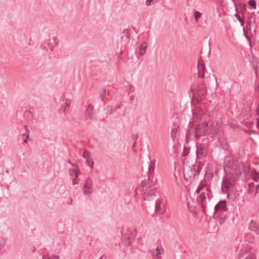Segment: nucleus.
Here are the masks:
<instances>
[{"label": "nucleus", "mask_w": 259, "mask_h": 259, "mask_svg": "<svg viewBox=\"0 0 259 259\" xmlns=\"http://www.w3.org/2000/svg\"><path fill=\"white\" fill-rule=\"evenodd\" d=\"M198 76L203 79L199 80L197 85H193L191 87V91L196 98H201L205 96L207 93L206 88V80L207 78H205L204 70L205 67L202 62L198 61L197 64Z\"/></svg>", "instance_id": "obj_1"}, {"label": "nucleus", "mask_w": 259, "mask_h": 259, "mask_svg": "<svg viewBox=\"0 0 259 259\" xmlns=\"http://www.w3.org/2000/svg\"><path fill=\"white\" fill-rule=\"evenodd\" d=\"M155 169V162L154 161H151L150 164L148 167V176L147 180H144L142 181L140 189L141 191L144 192L147 191L149 188H151L153 186V183L151 182V177L153 174Z\"/></svg>", "instance_id": "obj_2"}, {"label": "nucleus", "mask_w": 259, "mask_h": 259, "mask_svg": "<svg viewBox=\"0 0 259 259\" xmlns=\"http://www.w3.org/2000/svg\"><path fill=\"white\" fill-rule=\"evenodd\" d=\"M183 165L184 176L185 179L188 181L194 179L196 177V171H195L194 164L190 165L189 162L186 160V159H185L184 160Z\"/></svg>", "instance_id": "obj_3"}, {"label": "nucleus", "mask_w": 259, "mask_h": 259, "mask_svg": "<svg viewBox=\"0 0 259 259\" xmlns=\"http://www.w3.org/2000/svg\"><path fill=\"white\" fill-rule=\"evenodd\" d=\"M198 195L197 202L201 206L202 211L205 213V209L207 204V200H209L211 197H212L211 189L206 192H201Z\"/></svg>", "instance_id": "obj_4"}, {"label": "nucleus", "mask_w": 259, "mask_h": 259, "mask_svg": "<svg viewBox=\"0 0 259 259\" xmlns=\"http://www.w3.org/2000/svg\"><path fill=\"white\" fill-rule=\"evenodd\" d=\"M208 130V124L206 122H201L196 125L192 131L196 140H198L202 136H205Z\"/></svg>", "instance_id": "obj_5"}, {"label": "nucleus", "mask_w": 259, "mask_h": 259, "mask_svg": "<svg viewBox=\"0 0 259 259\" xmlns=\"http://www.w3.org/2000/svg\"><path fill=\"white\" fill-rule=\"evenodd\" d=\"M123 242L125 245L130 246L134 242L136 232L135 230H128L124 234L121 232Z\"/></svg>", "instance_id": "obj_6"}, {"label": "nucleus", "mask_w": 259, "mask_h": 259, "mask_svg": "<svg viewBox=\"0 0 259 259\" xmlns=\"http://www.w3.org/2000/svg\"><path fill=\"white\" fill-rule=\"evenodd\" d=\"M226 203L227 202L226 200H221L219 201L214 207V214L226 213L228 210Z\"/></svg>", "instance_id": "obj_7"}, {"label": "nucleus", "mask_w": 259, "mask_h": 259, "mask_svg": "<svg viewBox=\"0 0 259 259\" xmlns=\"http://www.w3.org/2000/svg\"><path fill=\"white\" fill-rule=\"evenodd\" d=\"M236 181V178L235 177H231L229 180H224L222 183V190L224 192V188L225 187L227 189H233L234 187V184Z\"/></svg>", "instance_id": "obj_8"}, {"label": "nucleus", "mask_w": 259, "mask_h": 259, "mask_svg": "<svg viewBox=\"0 0 259 259\" xmlns=\"http://www.w3.org/2000/svg\"><path fill=\"white\" fill-rule=\"evenodd\" d=\"M208 150V147L205 144H200L197 147V156L198 158L206 156L207 154Z\"/></svg>", "instance_id": "obj_9"}, {"label": "nucleus", "mask_w": 259, "mask_h": 259, "mask_svg": "<svg viewBox=\"0 0 259 259\" xmlns=\"http://www.w3.org/2000/svg\"><path fill=\"white\" fill-rule=\"evenodd\" d=\"M157 193V189L155 188H151L150 190L144 191L143 199L144 200H150L153 197L156 195Z\"/></svg>", "instance_id": "obj_10"}, {"label": "nucleus", "mask_w": 259, "mask_h": 259, "mask_svg": "<svg viewBox=\"0 0 259 259\" xmlns=\"http://www.w3.org/2000/svg\"><path fill=\"white\" fill-rule=\"evenodd\" d=\"M249 62L252 65L256 76H257L258 70H259V61L254 55H252L249 59Z\"/></svg>", "instance_id": "obj_11"}, {"label": "nucleus", "mask_w": 259, "mask_h": 259, "mask_svg": "<svg viewBox=\"0 0 259 259\" xmlns=\"http://www.w3.org/2000/svg\"><path fill=\"white\" fill-rule=\"evenodd\" d=\"M155 212L157 215L162 214L165 212V206L164 204H161L159 201H156L155 204Z\"/></svg>", "instance_id": "obj_12"}, {"label": "nucleus", "mask_w": 259, "mask_h": 259, "mask_svg": "<svg viewBox=\"0 0 259 259\" xmlns=\"http://www.w3.org/2000/svg\"><path fill=\"white\" fill-rule=\"evenodd\" d=\"M234 7L237 13H240L244 17V15L247 11L246 4L240 3L237 6L236 3H234Z\"/></svg>", "instance_id": "obj_13"}, {"label": "nucleus", "mask_w": 259, "mask_h": 259, "mask_svg": "<svg viewBox=\"0 0 259 259\" xmlns=\"http://www.w3.org/2000/svg\"><path fill=\"white\" fill-rule=\"evenodd\" d=\"M250 231L254 232L256 235L259 234V225L256 222L251 220L248 227Z\"/></svg>", "instance_id": "obj_14"}, {"label": "nucleus", "mask_w": 259, "mask_h": 259, "mask_svg": "<svg viewBox=\"0 0 259 259\" xmlns=\"http://www.w3.org/2000/svg\"><path fill=\"white\" fill-rule=\"evenodd\" d=\"M66 95V94H65L63 96H62L61 98V100L63 102L65 100V101L62 104V109H63V112L65 114H66V111L67 108H68L70 106V105L71 104V100L69 99H66L65 96Z\"/></svg>", "instance_id": "obj_15"}, {"label": "nucleus", "mask_w": 259, "mask_h": 259, "mask_svg": "<svg viewBox=\"0 0 259 259\" xmlns=\"http://www.w3.org/2000/svg\"><path fill=\"white\" fill-rule=\"evenodd\" d=\"M209 190H210V188L208 187L207 185L204 183L202 181L199 183V185L197 187V188L195 191L197 194H199V193L201 192L204 191H208Z\"/></svg>", "instance_id": "obj_16"}, {"label": "nucleus", "mask_w": 259, "mask_h": 259, "mask_svg": "<svg viewBox=\"0 0 259 259\" xmlns=\"http://www.w3.org/2000/svg\"><path fill=\"white\" fill-rule=\"evenodd\" d=\"M110 96V93L109 91H106L105 89H103L100 92V96L99 98L102 101H105V100H108L107 97Z\"/></svg>", "instance_id": "obj_17"}, {"label": "nucleus", "mask_w": 259, "mask_h": 259, "mask_svg": "<svg viewBox=\"0 0 259 259\" xmlns=\"http://www.w3.org/2000/svg\"><path fill=\"white\" fill-rule=\"evenodd\" d=\"M192 112L193 117L196 120H200L201 119L202 113L200 109L196 108L194 110H192Z\"/></svg>", "instance_id": "obj_18"}, {"label": "nucleus", "mask_w": 259, "mask_h": 259, "mask_svg": "<svg viewBox=\"0 0 259 259\" xmlns=\"http://www.w3.org/2000/svg\"><path fill=\"white\" fill-rule=\"evenodd\" d=\"M218 128L217 127H214L212 129L210 130L209 132L208 133V136L209 137L211 141H213L214 138L217 136L218 133Z\"/></svg>", "instance_id": "obj_19"}, {"label": "nucleus", "mask_w": 259, "mask_h": 259, "mask_svg": "<svg viewBox=\"0 0 259 259\" xmlns=\"http://www.w3.org/2000/svg\"><path fill=\"white\" fill-rule=\"evenodd\" d=\"M245 240L246 241L253 243L255 241V236L252 235L251 233H246V234L245 236Z\"/></svg>", "instance_id": "obj_20"}, {"label": "nucleus", "mask_w": 259, "mask_h": 259, "mask_svg": "<svg viewBox=\"0 0 259 259\" xmlns=\"http://www.w3.org/2000/svg\"><path fill=\"white\" fill-rule=\"evenodd\" d=\"M216 218H218V221L220 224H223L226 219L227 214L226 213H218L217 214H214Z\"/></svg>", "instance_id": "obj_21"}, {"label": "nucleus", "mask_w": 259, "mask_h": 259, "mask_svg": "<svg viewBox=\"0 0 259 259\" xmlns=\"http://www.w3.org/2000/svg\"><path fill=\"white\" fill-rule=\"evenodd\" d=\"M92 184L91 182L90 181H86V183L84 186V189H87L88 190H85L84 191V193L85 194H88L92 193V191H90V189H92Z\"/></svg>", "instance_id": "obj_22"}, {"label": "nucleus", "mask_w": 259, "mask_h": 259, "mask_svg": "<svg viewBox=\"0 0 259 259\" xmlns=\"http://www.w3.org/2000/svg\"><path fill=\"white\" fill-rule=\"evenodd\" d=\"M146 48H147L146 42L145 41L142 42L140 46V52H139V54L141 56H143L145 54V53L146 52Z\"/></svg>", "instance_id": "obj_23"}, {"label": "nucleus", "mask_w": 259, "mask_h": 259, "mask_svg": "<svg viewBox=\"0 0 259 259\" xmlns=\"http://www.w3.org/2000/svg\"><path fill=\"white\" fill-rule=\"evenodd\" d=\"M71 171H74V174L73 175L74 176V178L77 179L80 174V169L79 168V167L73 169H70V173H71Z\"/></svg>", "instance_id": "obj_24"}, {"label": "nucleus", "mask_w": 259, "mask_h": 259, "mask_svg": "<svg viewBox=\"0 0 259 259\" xmlns=\"http://www.w3.org/2000/svg\"><path fill=\"white\" fill-rule=\"evenodd\" d=\"M234 16L237 19V20L240 22L241 26L244 27L245 24V19H241L240 16L238 15L237 13H236L234 14Z\"/></svg>", "instance_id": "obj_25"}, {"label": "nucleus", "mask_w": 259, "mask_h": 259, "mask_svg": "<svg viewBox=\"0 0 259 259\" xmlns=\"http://www.w3.org/2000/svg\"><path fill=\"white\" fill-rule=\"evenodd\" d=\"M252 179L255 182H257L259 179V172L257 171L255 169H254L252 172Z\"/></svg>", "instance_id": "obj_26"}, {"label": "nucleus", "mask_w": 259, "mask_h": 259, "mask_svg": "<svg viewBox=\"0 0 259 259\" xmlns=\"http://www.w3.org/2000/svg\"><path fill=\"white\" fill-rule=\"evenodd\" d=\"M194 12V19L196 21V22H198V19L200 18L202 14L200 13L199 12L195 10V9L193 10Z\"/></svg>", "instance_id": "obj_27"}, {"label": "nucleus", "mask_w": 259, "mask_h": 259, "mask_svg": "<svg viewBox=\"0 0 259 259\" xmlns=\"http://www.w3.org/2000/svg\"><path fill=\"white\" fill-rule=\"evenodd\" d=\"M220 144L223 149H226L228 147V143L226 139H220Z\"/></svg>", "instance_id": "obj_28"}, {"label": "nucleus", "mask_w": 259, "mask_h": 259, "mask_svg": "<svg viewBox=\"0 0 259 259\" xmlns=\"http://www.w3.org/2000/svg\"><path fill=\"white\" fill-rule=\"evenodd\" d=\"M252 16L251 15H249L248 16L246 17V27L247 28H250L251 27V24H252V21H251V19H252Z\"/></svg>", "instance_id": "obj_29"}, {"label": "nucleus", "mask_w": 259, "mask_h": 259, "mask_svg": "<svg viewBox=\"0 0 259 259\" xmlns=\"http://www.w3.org/2000/svg\"><path fill=\"white\" fill-rule=\"evenodd\" d=\"M24 128H25V132L24 133H23V136L25 137L26 139H29V133H30L29 130L27 125L24 126Z\"/></svg>", "instance_id": "obj_30"}, {"label": "nucleus", "mask_w": 259, "mask_h": 259, "mask_svg": "<svg viewBox=\"0 0 259 259\" xmlns=\"http://www.w3.org/2000/svg\"><path fill=\"white\" fill-rule=\"evenodd\" d=\"M85 116V120H88V119L90 120H92L93 119V113L92 111H88L86 110Z\"/></svg>", "instance_id": "obj_31"}, {"label": "nucleus", "mask_w": 259, "mask_h": 259, "mask_svg": "<svg viewBox=\"0 0 259 259\" xmlns=\"http://www.w3.org/2000/svg\"><path fill=\"white\" fill-rule=\"evenodd\" d=\"M87 164L91 168H93L94 166V161L91 158L86 159L85 161Z\"/></svg>", "instance_id": "obj_32"}, {"label": "nucleus", "mask_w": 259, "mask_h": 259, "mask_svg": "<svg viewBox=\"0 0 259 259\" xmlns=\"http://www.w3.org/2000/svg\"><path fill=\"white\" fill-rule=\"evenodd\" d=\"M195 165V171H196V176L199 174L200 172L202 169V167L200 165L194 164Z\"/></svg>", "instance_id": "obj_33"}, {"label": "nucleus", "mask_w": 259, "mask_h": 259, "mask_svg": "<svg viewBox=\"0 0 259 259\" xmlns=\"http://www.w3.org/2000/svg\"><path fill=\"white\" fill-rule=\"evenodd\" d=\"M249 6L252 7L254 9L256 8V3L255 0H249L248 2Z\"/></svg>", "instance_id": "obj_34"}, {"label": "nucleus", "mask_w": 259, "mask_h": 259, "mask_svg": "<svg viewBox=\"0 0 259 259\" xmlns=\"http://www.w3.org/2000/svg\"><path fill=\"white\" fill-rule=\"evenodd\" d=\"M83 157L86 159L91 158L90 152L88 150H84L83 153Z\"/></svg>", "instance_id": "obj_35"}, {"label": "nucleus", "mask_w": 259, "mask_h": 259, "mask_svg": "<svg viewBox=\"0 0 259 259\" xmlns=\"http://www.w3.org/2000/svg\"><path fill=\"white\" fill-rule=\"evenodd\" d=\"M116 111V109L113 108L112 106L108 107L107 108V113L109 114H112L114 112Z\"/></svg>", "instance_id": "obj_36"}, {"label": "nucleus", "mask_w": 259, "mask_h": 259, "mask_svg": "<svg viewBox=\"0 0 259 259\" xmlns=\"http://www.w3.org/2000/svg\"><path fill=\"white\" fill-rule=\"evenodd\" d=\"M245 259H256V256L254 254L249 253Z\"/></svg>", "instance_id": "obj_37"}, {"label": "nucleus", "mask_w": 259, "mask_h": 259, "mask_svg": "<svg viewBox=\"0 0 259 259\" xmlns=\"http://www.w3.org/2000/svg\"><path fill=\"white\" fill-rule=\"evenodd\" d=\"M67 162L68 163H69V164H70V165L72 166V167H74L75 168H77V167H78L79 166L77 164V163H72L70 160L69 159H68L67 160Z\"/></svg>", "instance_id": "obj_38"}, {"label": "nucleus", "mask_w": 259, "mask_h": 259, "mask_svg": "<svg viewBox=\"0 0 259 259\" xmlns=\"http://www.w3.org/2000/svg\"><path fill=\"white\" fill-rule=\"evenodd\" d=\"M6 244V240L2 239L0 240V250L5 246Z\"/></svg>", "instance_id": "obj_39"}, {"label": "nucleus", "mask_w": 259, "mask_h": 259, "mask_svg": "<svg viewBox=\"0 0 259 259\" xmlns=\"http://www.w3.org/2000/svg\"><path fill=\"white\" fill-rule=\"evenodd\" d=\"M189 153V150H187L186 148H184L182 155L183 157H185L188 155Z\"/></svg>", "instance_id": "obj_40"}, {"label": "nucleus", "mask_w": 259, "mask_h": 259, "mask_svg": "<svg viewBox=\"0 0 259 259\" xmlns=\"http://www.w3.org/2000/svg\"><path fill=\"white\" fill-rule=\"evenodd\" d=\"M48 259H59V256L57 255H51L48 257Z\"/></svg>", "instance_id": "obj_41"}, {"label": "nucleus", "mask_w": 259, "mask_h": 259, "mask_svg": "<svg viewBox=\"0 0 259 259\" xmlns=\"http://www.w3.org/2000/svg\"><path fill=\"white\" fill-rule=\"evenodd\" d=\"M131 138H132V139L133 140H134V141H136V140H137L138 139L139 137H138V135H137V134H136V135H135V134H133V135H132V136H131Z\"/></svg>", "instance_id": "obj_42"}, {"label": "nucleus", "mask_w": 259, "mask_h": 259, "mask_svg": "<svg viewBox=\"0 0 259 259\" xmlns=\"http://www.w3.org/2000/svg\"><path fill=\"white\" fill-rule=\"evenodd\" d=\"M129 32V30L128 29H125L123 30L122 33L125 35V36L126 38H128V36L126 35L127 34H128Z\"/></svg>", "instance_id": "obj_43"}, {"label": "nucleus", "mask_w": 259, "mask_h": 259, "mask_svg": "<svg viewBox=\"0 0 259 259\" xmlns=\"http://www.w3.org/2000/svg\"><path fill=\"white\" fill-rule=\"evenodd\" d=\"M54 43L55 44V45H57L59 42V40L57 37H54L53 38Z\"/></svg>", "instance_id": "obj_44"}, {"label": "nucleus", "mask_w": 259, "mask_h": 259, "mask_svg": "<svg viewBox=\"0 0 259 259\" xmlns=\"http://www.w3.org/2000/svg\"><path fill=\"white\" fill-rule=\"evenodd\" d=\"M188 207L189 211H190L191 212H192L193 213H196V212L194 211L195 210V207H190L189 204H188Z\"/></svg>", "instance_id": "obj_45"}, {"label": "nucleus", "mask_w": 259, "mask_h": 259, "mask_svg": "<svg viewBox=\"0 0 259 259\" xmlns=\"http://www.w3.org/2000/svg\"><path fill=\"white\" fill-rule=\"evenodd\" d=\"M93 109H94L93 106L92 105H90L88 106L87 111L92 112Z\"/></svg>", "instance_id": "obj_46"}, {"label": "nucleus", "mask_w": 259, "mask_h": 259, "mask_svg": "<svg viewBox=\"0 0 259 259\" xmlns=\"http://www.w3.org/2000/svg\"><path fill=\"white\" fill-rule=\"evenodd\" d=\"M153 0H146V5L148 6L151 5V2H152Z\"/></svg>", "instance_id": "obj_47"}, {"label": "nucleus", "mask_w": 259, "mask_h": 259, "mask_svg": "<svg viewBox=\"0 0 259 259\" xmlns=\"http://www.w3.org/2000/svg\"><path fill=\"white\" fill-rule=\"evenodd\" d=\"M77 179L74 178L72 181V184L73 185H76L78 183V181L76 180Z\"/></svg>", "instance_id": "obj_48"}, {"label": "nucleus", "mask_w": 259, "mask_h": 259, "mask_svg": "<svg viewBox=\"0 0 259 259\" xmlns=\"http://www.w3.org/2000/svg\"><path fill=\"white\" fill-rule=\"evenodd\" d=\"M134 96H131L130 97V103H133V101H134Z\"/></svg>", "instance_id": "obj_49"}, {"label": "nucleus", "mask_w": 259, "mask_h": 259, "mask_svg": "<svg viewBox=\"0 0 259 259\" xmlns=\"http://www.w3.org/2000/svg\"><path fill=\"white\" fill-rule=\"evenodd\" d=\"M156 250L157 251V255H157V257H158V254H160L161 252H160V250H159V249L158 247L156 248Z\"/></svg>", "instance_id": "obj_50"}, {"label": "nucleus", "mask_w": 259, "mask_h": 259, "mask_svg": "<svg viewBox=\"0 0 259 259\" xmlns=\"http://www.w3.org/2000/svg\"><path fill=\"white\" fill-rule=\"evenodd\" d=\"M256 127L259 130V117L256 119Z\"/></svg>", "instance_id": "obj_51"}, {"label": "nucleus", "mask_w": 259, "mask_h": 259, "mask_svg": "<svg viewBox=\"0 0 259 259\" xmlns=\"http://www.w3.org/2000/svg\"><path fill=\"white\" fill-rule=\"evenodd\" d=\"M121 108V104H117L116 105V106L115 108H114V109H116V110L117 109H120Z\"/></svg>", "instance_id": "obj_52"}, {"label": "nucleus", "mask_w": 259, "mask_h": 259, "mask_svg": "<svg viewBox=\"0 0 259 259\" xmlns=\"http://www.w3.org/2000/svg\"><path fill=\"white\" fill-rule=\"evenodd\" d=\"M48 45L49 47H50L51 51H53V47L52 45V44H48Z\"/></svg>", "instance_id": "obj_53"}, {"label": "nucleus", "mask_w": 259, "mask_h": 259, "mask_svg": "<svg viewBox=\"0 0 259 259\" xmlns=\"http://www.w3.org/2000/svg\"><path fill=\"white\" fill-rule=\"evenodd\" d=\"M129 90L131 92H133L134 91V87L133 85H131V87H130Z\"/></svg>", "instance_id": "obj_54"}, {"label": "nucleus", "mask_w": 259, "mask_h": 259, "mask_svg": "<svg viewBox=\"0 0 259 259\" xmlns=\"http://www.w3.org/2000/svg\"><path fill=\"white\" fill-rule=\"evenodd\" d=\"M136 144H137L136 142H134L133 144V145H132V149L133 150H134V149H135V148L136 147Z\"/></svg>", "instance_id": "obj_55"}, {"label": "nucleus", "mask_w": 259, "mask_h": 259, "mask_svg": "<svg viewBox=\"0 0 259 259\" xmlns=\"http://www.w3.org/2000/svg\"><path fill=\"white\" fill-rule=\"evenodd\" d=\"M176 130L175 128H173L171 130V135L172 136L174 134H176Z\"/></svg>", "instance_id": "obj_56"}, {"label": "nucleus", "mask_w": 259, "mask_h": 259, "mask_svg": "<svg viewBox=\"0 0 259 259\" xmlns=\"http://www.w3.org/2000/svg\"><path fill=\"white\" fill-rule=\"evenodd\" d=\"M254 183H249V184H248V186H249V187H252V186H254Z\"/></svg>", "instance_id": "obj_57"}, {"label": "nucleus", "mask_w": 259, "mask_h": 259, "mask_svg": "<svg viewBox=\"0 0 259 259\" xmlns=\"http://www.w3.org/2000/svg\"><path fill=\"white\" fill-rule=\"evenodd\" d=\"M28 139H26V138H25V139L23 140V144H26V143H27V140H28Z\"/></svg>", "instance_id": "obj_58"}, {"label": "nucleus", "mask_w": 259, "mask_h": 259, "mask_svg": "<svg viewBox=\"0 0 259 259\" xmlns=\"http://www.w3.org/2000/svg\"><path fill=\"white\" fill-rule=\"evenodd\" d=\"M72 202V198H70V201H69V202L68 203V204L71 205Z\"/></svg>", "instance_id": "obj_59"}, {"label": "nucleus", "mask_w": 259, "mask_h": 259, "mask_svg": "<svg viewBox=\"0 0 259 259\" xmlns=\"http://www.w3.org/2000/svg\"><path fill=\"white\" fill-rule=\"evenodd\" d=\"M87 181L91 182V179H90V178L89 177H88L87 178V179H86L85 182H86Z\"/></svg>", "instance_id": "obj_60"}, {"label": "nucleus", "mask_w": 259, "mask_h": 259, "mask_svg": "<svg viewBox=\"0 0 259 259\" xmlns=\"http://www.w3.org/2000/svg\"><path fill=\"white\" fill-rule=\"evenodd\" d=\"M256 113L258 115H259V107H258L256 109Z\"/></svg>", "instance_id": "obj_61"}, {"label": "nucleus", "mask_w": 259, "mask_h": 259, "mask_svg": "<svg viewBox=\"0 0 259 259\" xmlns=\"http://www.w3.org/2000/svg\"><path fill=\"white\" fill-rule=\"evenodd\" d=\"M256 189L257 190H259V184H258V185H257L256 186Z\"/></svg>", "instance_id": "obj_62"}, {"label": "nucleus", "mask_w": 259, "mask_h": 259, "mask_svg": "<svg viewBox=\"0 0 259 259\" xmlns=\"http://www.w3.org/2000/svg\"><path fill=\"white\" fill-rule=\"evenodd\" d=\"M74 174V171H71V173H70V175H73Z\"/></svg>", "instance_id": "obj_63"}, {"label": "nucleus", "mask_w": 259, "mask_h": 259, "mask_svg": "<svg viewBox=\"0 0 259 259\" xmlns=\"http://www.w3.org/2000/svg\"><path fill=\"white\" fill-rule=\"evenodd\" d=\"M103 256L100 257V259H102L103 258Z\"/></svg>", "instance_id": "obj_64"}]
</instances>
